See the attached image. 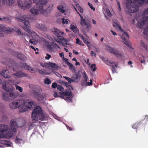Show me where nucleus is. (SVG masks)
<instances>
[{"mask_svg": "<svg viewBox=\"0 0 148 148\" xmlns=\"http://www.w3.org/2000/svg\"><path fill=\"white\" fill-rule=\"evenodd\" d=\"M16 122L15 121H12L11 123L10 128L11 130H8V133H6L8 129V125L4 124L0 125V138H4L8 136L9 137H13L14 133L16 132V127H19ZM6 133V134L5 133Z\"/></svg>", "mask_w": 148, "mask_h": 148, "instance_id": "nucleus-1", "label": "nucleus"}, {"mask_svg": "<svg viewBox=\"0 0 148 148\" xmlns=\"http://www.w3.org/2000/svg\"><path fill=\"white\" fill-rule=\"evenodd\" d=\"M49 0H33L36 5L32 8L31 12L34 15H37L40 14H45L47 13V10H44L43 6L47 4Z\"/></svg>", "mask_w": 148, "mask_h": 148, "instance_id": "nucleus-2", "label": "nucleus"}, {"mask_svg": "<svg viewBox=\"0 0 148 148\" xmlns=\"http://www.w3.org/2000/svg\"><path fill=\"white\" fill-rule=\"evenodd\" d=\"M32 118L33 123H35L38 120L43 121L45 120V117L42 112V109L40 107L37 106L33 110Z\"/></svg>", "mask_w": 148, "mask_h": 148, "instance_id": "nucleus-3", "label": "nucleus"}, {"mask_svg": "<svg viewBox=\"0 0 148 148\" xmlns=\"http://www.w3.org/2000/svg\"><path fill=\"white\" fill-rule=\"evenodd\" d=\"M77 12L80 16V25L83 27L82 28V31L84 35L86 34L88 32L90 29L91 28V25L89 22H87L86 21L85 19H84L83 16L81 15L79 12L77 11V10L75 8Z\"/></svg>", "mask_w": 148, "mask_h": 148, "instance_id": "nucleus-4", "label": "nucleus"}, {"mask_svg": "<svg viewBox=\"0 0 148 148\" xmlns=\"http://www.w3.org/2000/svg\"><path fill=\"white\" fill-rule=\"evenodd\" d=\"M127 2L126 5L127 8L131 11L132 12H135L138 10L139 8L137 3L140 4L141 3L135 2L134 0H126Z\"/></svg>", "mask_w": 148, "mask_h": 148, "instance_id": "nucleus-5", "label": "nucleus"}, {"mask_svg": "<svg viewBox=\"0 0 148 148\" xmlns=\"http://www.w3.org/2000/svg\"><path fill=\"white\" fill-rule=\"evenodd\" d=\"M53 32L55 35L56 36L57 38L58 39L55 38V37L54 38V39H55L57 42L60 43V42L61 41L64 42H66V40L62 36L64 34L63 32H62L60 30L56 28L54 29V30L53 31Z\"/></svg>", "mask_w": 148, "mask_h": 148, "instance_id": "nucleus-6", "label": "nucleus"}, {"mask_svg": "<svg viewBox=\"0 0 148 148\" xmlns=\"http://www.w3.org/2000/svg\"><path fill=\"white\" fill-rule=\"evenodd\" d=\"M20 21L24 23V29L27 32L31 34L33 33V31L30 29V25L29 21H27L26 16L24 15L21 17Z\"/></svg>", "mask_w": 148, "mask_h": 148, "instance_id": "nucleus-7", "label": "nucleus"}, {"mask_svg": "<svg viewBox=\"0 0 148 148\" xmlns=\"http://www.w3.org/2000/svg\"><path fill=\"white\" fill-rule=\"evenodd\" d=\"M59 94L61 98L69 102L71 101L73 94L71 91L66 90L63 92H60Z\"/></svg>", "mask_w": 148, "mask_h": 148, "instance_id": "nucleus-8", "label": "nucleus"}, {"mask_svg": "<svg viewBox=\"0 0 148 148\" xmlns=\"http://www.w3.org/2000/svg\"><path fill=\"white\" fill-rule=\"evenodd\" d=\"M18 3L20 8L24 10H27L31 8L32 4V2L31 0L25 1L23 2L21 0H19L18 1Z\"/></svg>", "mask_w": 148, "mask_h": 148, "instance_id": "nucleus-9", "label": "nucleus"}, {"mask_svg": "<svg viewBox=\"0 0 148 148\" xmlns=\"http://www.w3.org/2000/svg\"><path fill=\"white\" fill-rule=\"evenodd\" d=\"M12 79H8V81H4L3 84V89L7 92H12L15 90L14 87L10 84V82L12 83L13 82Z\"/></svg>", "mask_w": 148, "mask_h": 148, "instance_id": "nucleus-10", "label": "nucleus"}, {"mask_svg": "<svg viewBox=\"0 0 148 148\" xmlns=\"http://www.w3.org/2000/svg\"><path fill=\"white\" fill-rule=\"evenodd\" d=\"M143 15L144 16L143 19L141 21L140 25L141 26L148 23V8L146 9L143 12ZM147 30L148 31V25L147 27Z\"/></svg>", "mask_w": 148, "mask_h": 148, "instance_id": "nucleus-11", "label": "nucleus"}, {"mask_svg": "<svg viewBox=\"0 0 148 148\" xmlns=\"http://www.w3.org/2000/svg\"><path fill=\"white\" fill-rule=\"evenodd\" d=\"M23 102L22 100H16L11 103L9 105V106L10 108L15 109L23 105Z\"/></svg>", "mask_w": 148, "mask_h": 148, "instance_id": "nucleus-12", "label": "nucleus"}, {"mask_svg": "<svg viewBox=\"0 0 148 148\" xmlns=\"http://www.w3.org/2000/svg\"><path fill=\"white\" fill-rule=\"evenodd\" d=\"M13 28H9L3 26L2 25H0V36H4V33H6L11 32L13 30Z\"/></svg>", "mask_w": 148, "mask_h": 148, "instance_id": "nucleus-13", "label": "nucleus"}, {"mask_svg": "<svg viewBox=\"0 0 148 148\" xmlns=\"http://www.w3.org/2000/svg\"><path fill=\"white\" fill-rule=\"evenodd\" d=\"M107 49L109 50L110 53L114 54L116 57H122L123 56V54L119 51H117L116 49H114L112 47L110 46H107Z\"/></svg>", "mask_w": 148, "mask_h": 148, "instance_id": "nucleus-14", "label": "nucleus"}, {"mask_svg": "<svg viewBox=\"0 0 148 148\" xmlns=\"http://www.w3.org/2000/svg\"><path fill=\"white\" fill-rule=\"evenodd\" d=\"M22 100L23 101V104L25 106H26L27 109H29L31 110L32 109L35 104V102L33 101H30L29 100L22 99Z\"/></svg>", "mask_w": 148, "mask_h": 148, "instance_id": "nucleus-15", "label": "nucleus"}, {"mask_svg": "<svg viewBox=\"0 0 148 148\" xmlns=\"http://www.w3.org/2000/svg\"><path fill=\"white\" fill-rule=\"evenodd\" d=\"M14 61L13 60L9 58H3L1 63L5 64L8 65L9 67H11L13 64L14 63Z\"/></svg>", "mask_w": 148, "mask_h": 148, "instance_id": "nucleus-16", "label": "nucleus"}, {"mask_svg": "<svg viewBox=\"0 0 148 148\" xmlns=\"http://www.w3.org/2000/svg\"><path fill=\"white\" fill-rule=\"evenodd\" d=\"M121 38L122 39L123 41L126 45L128 47L130 46L128 40L129 39V35L127 33L124 32L121 36Z\"/></svg>", "mask_w": 148, "mask_h": 148, "instance_id": "nucleus-17", "label": "nucleus"}, {"mask_svg": "<svg viewBox=\"0 0 148 148\" xmlns=\"http://www.w3.org/2000/svg\"><path fill=\"white\" fill-rule=\"evenodd\" d=\"M22 66L24 68L28 70L29 71H30L32 73H35L37 71L34 68H32V67L29 66H27L26 63H24L23 65Z\"/></svg>", "mask_w": 148, "mask_h": 148, "instance_id": "nucleus-18", "label": "nucleus"}, {"mask_svg": "<svg viewBox=\"0 0 148 148\" xmlns=\"http://www.w3.org/2000/svg\"><path fill=\"white\" fill-rule=\"evenodd\" d=\"M13 75L18 77H25L27 75V74L22 71H18L16 73H14Z\"/></svg>", "mask_w": 148, "mask_h": 148, "instance_id": "nucleus-19", "label": "nucleus"}, {"mask_svg": "<svg viewBox=\"0 0 148 148\" xmlns=\"http://www.w3.org/2000/svg\"><path fill=\"white\" fill-rule=\"evenodd\" d=\"M3 100L5 101H10L9 94H8L7 92H3L2 95Z\"/></svg>", "mask_w": 148, "mask_h": 148, "instance_id": "nucleus-20", "label": "nucleus"}, {"mask_svg": "<svg viewBox=\"0 0 148 148\" xmlns=\"http://www.w3.org/2000/svg\"><path fill=\"white\" fill-rule=\"evenodd\" d=\"M70 28L74 33L75 34L78 33L79 31V30L77 28L76 25H74L73 24H71L70 26Z\"/></svg>", "mask_w": 148, "mask_h": 148, "instance_id": "nucleus-21", "label": "nucleus"}, {"mask_svg": "<svg viewBox=\"0 0 148 148\" xmlns=\"http://www.w3.org/2000/svg\"><path fill=\"white\" fill-rule=\"evenodd\" d=\"M33 96L35 97L38 98H42V96L40 92H38L36 91L33 90Z\"/></svg>", "mask_w": 148, "mask_h": 148, "instance_id": "nucleus-22", "label": "nucleus"}, {"mask_svg": "<svg viewBox=\"0 0 148 148\" xmlns=\"http://www.w3.org/2000/svg\"><path fill=\"white\" fill-rule=\"evenodd\" d=\"M17 57L18 59L22 61H25L26 59L25 56L22 53L18 54Z\"/></svg>", "mask_w": 148, "mask_h": 148, "instance_id": "nucleus-23", "label": "nucleus"}, {"mask_svg": "<svg viewBox=\"0 0 148 148\" xmlns=\"http://www.w3.org/2000/svg\"><path fill=\"white\" fill-rule=\"evenodd\" d=\"M3 75L6 78H8L10 77V73L8 70H3Z\"/></svg>", "mask_w": 148, "mask_h": 148, "instance_id": "nucleus-24", "label": "nucleus"}, {"mask_svg": "<svg viewBox=\"0 0 148 148\" xmlns=\"http://www.w3.org/2000/svg\"><path fill=\"white\" fill-rule=\"evenodd\" d=\"M9 95L10 100L15 99L17 97V94L15 92H11Z\"/></svg>", "mask_w": 148, "mask_h": 148, "instance_id": "nucleus-25", "label": "nucleus"}, {"mask_svg": "<svg viewBox=\"0 0 148 148\" xmlns=\"http://www.w3.org/2000/svg\"><path fill=\"white\" fill-rule=\"evenodd\" d=\"M13 30L16 32H17L19 35L22 36L23 34V33L21 31V30L19 28L15 27L13 28Z\"/></svg>", "mask_w": 148, "mask_h": 148, "instance_id": "nucleus-26", "label": "nucleus"}, {"mask_svg": "<svg viewBox=\"0 0 148 148\" xmlns=\"http://www.w3.org/2000/svg\"><path fill=\"white\" fill-rule=\"evenodd\" d=\"M37 28L43 31L47 30L46 27L43 25L39 24L37 26Z\"/></svg>", "mask_w": 148, "mask_h": 148, "instance_id": "nucleus-27", "label": "nucleus"}, {"mask_svg": "<svg viewBox=\"0 0 148 148\" xmlns=\"http://www.w3.org/2000/svg\"><path fill=\"white\" fill-rule=\"evenodd\" d=\"M64 77L66 79V81H68L69 83H71L72 82H73L75 81L74 79H73V78H74L73 77H72L71 79L69 78V77H67L66 76H64Z\"/></svg>", "mask_w": 148, "mask_h": 148, "instance_id": "nucleus-28", "label": "nucleus"}, {"mask_svg": "<svg viewBox=\"0 0 148 148\" xmlns=\"http://www.w3.org/2000/svg\"><path fill=\"white\" fill-rule=\"evenodd\" d=\"M49 65L53 69H54L55 70H57L58 66L56 64L51 63L49 64Z\"/></svg>", "mask_w": 148, "mask_h": 148, "instance_id": "nucleus-29", "label": "nucleus"}, {"mask_svg": "<svg viewBox=\"0 0 148 148\" xmlns=\"http://www.w3.org/2000/svg\"><path fill=\"white\" fill-rule=\"evenodd\" d=\"M57 8L58 10L60 11L62 13H64L65 12V10H64L63 6L62 5L57 6Z\"/></svg>", "mask_w": 148, "mask_h": 148, "instance_id": "nucleus-30", "label": "nucleus"}, {"mask_svg": "<svg viewBox=\"0 0 148 148\" xmlns=\"http://www.w3.org/2000/svg\"><path fill=\"white\" fill-rule=\"evenodd\" d=\"M140 45L141 46L143 47L144 49H145L146 50H147V45L145 43L141 40L140 42Z\"/></svg>", "mask_w": 148, "mask_h": 148, "instance_id": "nucleus-31", "label": "nucleus"}, {"mask_svg": "<svg viewBox=\"0 0 148 148\" xmlns=\"http://www.w3.org/2000/svg\"><path fill=\"white\" fill-rule=\"evenodd\" d=\"M21 106H22V107L20 110V112H23L26 111L27 109V108L26 106H25L24 104H23L21 105Z\"/></svg>", "mask_w": 148, "mask_h": 148, "instance_id": "nucleus-32", "label": "nucleus"}, {"mask_svg": "<svg viewBox=\"0 0 148 148\" xmlns=\"http://www.w3.org/2000/svg\"><path fill=\"white\" fill-rule=\"evenodd\" d=\"M113 26L116 28H118L121 31L122 30V29L121 28V26L119 25L118 24L115 22H114L113 24Z\"/></svg>", "mask_w": 148, "mask_h": 148, "instance_id": "nucleus-33", "label": "nucleus"}, {"mask_svg": "<svg viewBox=\"0 0 148 148\" xmlns=\"http://www.w3.org/2000/svg\"><path fill=\"white\" fill-rule=\"evenodd\" d=\"M141 123L140 122L137 123H135V124L132 126V127L133 128H136V129H137V128L139 127V126L141 125Z\"/></svg>", "mask_w": 148, "mask_h": 148, "instance_id": "nucleus-34", "label": "nucleus"}, {"mask_svg": "<svg viewBox=\"0 0 148 148\" xmlns=\"http://www.w3.org/2000/svg\"><path fill=\"white\" fill-rule=\"evenodd\" d=\"M103 59H104V58L102 59V60L104 61L106 64L109 66H112V64H114V63L111 62H110V61L108 60H107L104 61Z\"/></svg>", "mask_w": 148, "mask_h": 148, "instance_id": "nucleus-35", "label": "nucleus"}, {"mask_svg": "<svg viewBox=\"0 0 148 148\" xmlns=\"http://www.w3.org/2000/svg\"><path fill=\"white\" fill-rule=\"evenodd\" d=\"M67 63L68 64V66H69V69H71L72 71H74L75 70V69L73 64L70 63L68 62Z\"/></svg>", "mask_w": 148, "mask_h": 148, "instance_id": "nucleus-36", "label": "nucleus"}, {"mask_svg": "<svg viewBox=\"0 0 148 148\" xmlns=\"http://www.w3.org/2000/svg\"><path fill=\"white\" fill-rule=\"evenodd\" d=\"M82 74L84 78V80H85V81H88V77L87 76V74L86 72L85 71H84L83 72Z\"/></svg>", "mask_w": 148, "mask_h": 148, "instance_id": "nucleus-37", "label": "nucleus"}, {"mask_svg": "<svg viewBox=\"0 0 148 148\" xmlns=\"http://www.w3.org/2000/svg\"><path fill=\"white\" fill-rule=\"evenodd\" d=\"M44 83L46 84H50L51 83V80L48 78H46L45 79Z\"/></svg>", "mask_w": 148, "mask_h": 148, "instance_id": "nucleus-38", "label": "nucleus"}, {"mask_svg": "<svg viewBox=\"0 0 148 148\" xmlns=\"http://www.w3.org/2000/svg\"><path fill=\"white\" fill-rule=\"evenodd\" d=\"M46 46L47 47V48L50 50H52L53 49V46L51 45V44H49V43H47L46 44Z\"/></svg>", "mask_w": 148, "mask_h": 148, "instance_id": "nucleus-39", "label": "nucleus"}, {"mask_svg": "<svg viewBox=\"0 0 148 148\" xmlns=\"http://www.w3.org/2000/svg\"><path fill=\"white\" fill-rule=\"evenodd\" d=\"M135 1L139 3H144L145 1V2L148 3V0H134Z\"/></svg>", "mask_w": 148, "mask_h": 148, "instance_id": "nucleus-40", "label": "nucleus"}, {"mask_svg": "<svg viewBox=\"0 0 148 148\" xmlns=\"http://www.w3.org/2000/svg\"><path fill=\"white\" fill-rule=\"evenodd\" d=\"M57 89L59 90L60 91H63L64 88L61 85H57Z\"/></svg>", "mask_w": 148, "mask_h": 148, "instance_id": "nucleus-41", "label": "nucleus"}, {"mask_svg": "<svg viewBox=\"0 0 148 148\" xmlns=\"http://www.w3.org/2000/svg\"><path fill=\"white\" fill-rule=\"evenodd\" d=\"M88 81H85V80H83L81 82V85L82 86H86L87 85Z\"/></svg>", "mask_w": 148, "mask_h": 148, "instance_id": "nucleus-42", "label": "nucleus"}, {"mask_svg": "<svg viewBox=\"0 0 148 148\" xmlns=\"http://www.w3.org/2000/svg\"><path fill=\"white\" fill-rule=\"evenodd\" d=\"M91 68L92 69V71H96L97 69V67L96 66V64H91Z\"/></svg>", "mask_w": 148, "mask_h": 148, "instance_id": "nucleus-43", "label": "nucleus"}, {"mask_svg": "<svg viewBox=\"0 0 148 148\" xmlns=\"http://www.w3.org/2000/svg\"><path fill=\"white\" fill-rule=\"evenodd\" d=\"M15 86L16 89L18 90L20 92H22L23 91V89L21 87L18 86L17 85H15Z\"/></svg>", "mask_w": 148, "mask_h": 148, "instance_id": "nucleus-44", "label": "nucleus"}, {"mask_svg": "<svg viewBox=\"0 0 148 148\" xmlns=\"http://www.w3.org/2000/svg\"><path fill=\"white\" fill-rule=\"evenodd\" d=\"M62 23L63 25H64V24H68L69 23V21L67 19H65V18H62Z\"/></svg>", "mask_w": 148, "mask_h": 148, "instance_id": "nucleus-45", "label": "nucleus"}, {"mask_svg": "<svg viewBox=\"0 0 148 148\" xmlns=\"http://www.w3.org/2000/svg\"><path fill=\"white\" fill-rule=\"evenodd\" d=\"M7 142H8L6 140H0V143L2 144L3 145H9L8 143H7Z\"/></svg>", "mask_w": 148, "mask_h": 148, "instance_id": "nucleus-46", "label": "nucleus"}, {"mask_svg": "<svg viewBox=\"0 0 148 148\" xmlns=\"http://www.w3.org/2000/svg\"><path fill=\"white\" fill-rule=\"evenodd\" d=\"M22 140L21 139H19V138L16 137L15 140V142L17 143H21Z\"/></svg>", "mask_w": 148, "mask_h": 148, "instance_id": "nucleus-47", "label": "nucleus"}, {"mask_svg": "<svg viewBox=\"0 0 148 148\" xmlns=\"http://www.w3.org/2000/svg\"><path fill=\"white\" fill-rule=\"evenodd\" d=\"M83 41L85 43L87 44V45L88 47L89 46L88 45L90 43V42H89L88 38H85Z\"/></svg>", "mask_w": 148, "mask_h": 148, "instance_id": "nucleus-48", "label": "nucleus"}, {"mask_svg": "<svg viewBox=\"0 0 148 148\" xmlns=\"http://www.w3.org/2000/svg\"><path fill=\"white\" fill-rule=\"evenodd\" d=\"M51 86L54 88H55L56 87L57 88L58 84L56 83H53L52 84Z\"/></svg>", "mask_w": 148, "mask_h": 148, "instance_id": "nucleus-49", "label": "nucleus"}, {"mask_svg": "<svg viewBox=\"0 0 148 148\" xmlns=\"http://www.w3.org/2000/svg\"><path fill=\"white\" fill-rule=\"evenodd\" d=\"M88 5H89L90 7L93 10H95V8L93 7L92 4H91L89 2H88Z\"/></svg>", "mask_w": 148, "mask_h": 148, "instance_id": "nucleus-50", "label": "nucleus"}, {"mask_svg": "<svg viewBox=\"0 0 148 148\" xmlns=\"http://www.w3.org/2000/svg\"><path fill=\"white\" fill-rule=\"evenodd\" d=\"M116 1L117 2V5L118 6V8L119 9V10L121 11V7L120 3L119 2V1H118L117 0H116Z\"/></svg>", "mask_w": 148, "mask_h": 148, "instance_id": "nucleus-51", "label": "nucleus"}, {"mask_svg": "<svg viewBox=\"0 0 148 148\" xmlns=\"http://www.w3.org/2000/svg\"><path fill=\"white\" fill-rule=\"evenodd\" d=\"M29 42L30 43L33 44H36V41L33 39H30Z\"/></svg>", "mask_w": 148, "mask_h": 148, "instance_id": "nucleus-52", "label": "nucleus"}, {"mask_svg": "<svg viewBox=\"0 0 148 148\" xmlns=\"http://www.w3.org/2000/svg\"><path fill=\"white\" fill-rule=\"evenodd\" d=\"M78 10L81 13H83L84 12V10L82 8L80 7V6H79V7L78 8Z\"/></svg>", "mask_w": 148, "mask_h": 148, "instance_id": "nucleus-53", "label": "nucleus"}, {"mask_svg": "<svg viewBox=\"0 0 148 148\" xmlns=\"http://www.w3.org/2000/svg\"><path fill=\"white\" fill-rule=\"evenodd\" d=\"M63 84H64L65 85V86L66 87H69V86H70V85H71H71L69 84V83H67V82L66 81L63 82Z\"/></svg>", "mask_w": 148, "mask_h": 148, "instance_id": "nucleus-54", "label": "nucleus"}, {"mask_svg": "<svg viewBox=\"0 0 148 148\" xmlns=\"http://www.w3.org/2000/svg\"><path fill=\"white\" fill-rule=\"evenodd\" d=\"M114 64H112V66H111L112 67V71L113 72H116V69L114 66Z\"/></svg>", "mask_w": 148, "mask_h": 148, "instance_id": "nucleus-55", "label": "nucleus"}, {"mask_svg": "<svg viewBox=\"0 0 148 148\" xmlns=\"http://www.w3.org/2000/svg\"><path fill=\"white\" fill-rule=\"evenodd\" d=\"M46 56H47L45 57L46 59L48 60L51 58V56L49 55V53H47Z\"/></svg>", "mask_w": 148, "mask_h": 148, "instance_id": "nucleus-56", "label": "nucleus"}, {"mask_svg": "<svg viewBox=\"0 0 148 148\" xmlns=\"http://www.w3.org/2000/svg\"><path fill=\"white\" fill-rule=\"evenodd\" d=\"M107 15L109 16V17H111L112 15L111 14V13L110 12L109 10H108V11H107Z\"/></svg>", "mask_w": 148, "mask_h": 148, "instance_id": "nucleus-57", "label": "nucleus"}, {"mask_svg": "<svg viewBox=\"0 0 148 148\" xmlns=\"http://www.w3.org/2000/svg\"><path fill=\"white\" fill-rule=\"evenodd\" d=\"M92 80L90 79V82H88L87 83V85L90 86V85H92Z\"/></svg>", "mask_w": 148, "mask_h": 148, "instance_id": "nucleus-58", "label": "nucleus"}, {"mask_svg": "<svg viewBox=\"0 0 148 148\" xmlns=\"http://www.w3.org/2000/svg\"><path fill=\"white\" fill-rule=\"evenodd\" d=\"M80 42H81L80 40L78 38L76 39V43L77 44H80Z\"/></svg>", "mask_w": 148, "mask_h": 148, "instance_id": "nucleus-59", "label": "nucleus"}, {"mask_svg": "<svg viewBox=\"0 0 148 148\" xmlns=\"http://www.w3.org/2000/svg\"><path fill=\"white\" fill-rule=\"evenodd\" d=\"M90 54L91 56H94L96 57V54L95 53H94L93 51H91V52Z\"/></svg>", "mask_w": 148, "mask_h": 148, "instance_id": "nucleus-60", "label": "nucleus"}, {"mask_svg": "<svg viewBox=\"0 0 148 148\" xmlns=\"http://www.w3.org/2000/svg\"><path fill=\"white\" fill-rule=\"evenodd\" d=\"M53 95L54 97H60V96H59L58 95V94L57 92H55L54 93V94Z\"/></svg>", "mask_w": 148, "mask_h": 148, "instance_id": "nucleus-61", "label": "nucleus"}, {"mask_svg": "<svg viewBox=\"0 0 148 148\" xmlns=\"http://www.w3.org/2000/svg\"><path fill=\"white\" fill-rule=\"evenodd\" d=\"M66 127L67 129L68 130H73V128H72L69 127V126L68 125H66Z\"/></svg>", "mask_w": 148, "mask_h": 148, "instance_id": "nucleus-62", "label": "nucleus"}, {"mask_svg": "<svg viewBox=\"0 0 148 148\" xmlns=\"http://www.w3.org/2000/svg\"><path fill=\"white\" fill-rule=\"evenodd\" d=\"M9 1V4L10 5H11L13 4V0H8Z\"/></svg>", "mask_w": 148, "mask_h": 148, "instance_id": "nucleus-63", "label": "nucleus"}, {"mask_svg": "<svg viewBox=\"0 0 148 148\" xmlns=\"http://www.w3.org/2000/svg\"><path fill=\"white\" fill-rule=\"evenodd\" d=\"M2 118L3 120H5L7 118V116H6L5 114H3V115Z\"/></svg>", "mask_w": 148, "mask_h": 148, "instance_id": "nucleus-64", "label": "nucleus"}]
</instances>
